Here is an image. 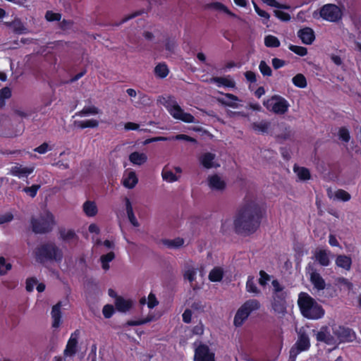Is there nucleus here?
<instances>
[{
    "label": "nucleus",
    "mask_w": 361,
    "mask_h": 361,
    "mask_svg": "<svg viewBox=\"0 0 361 361\" xmlns=\"http://www.w3.org/2000/svg\"><path fill=\"white\" fill-rule=\"evenodd\" d=\"M82 211L87 216L94 217L98 213L97 205L94 201L87 200L82 204Z\"/></svg>",
    "instance_id": "obj_26"
},
{
    "label": "nucleus",
    "mask_w": 361,
    "mask_h": 361,
    "mask_svg": "<svg viewBox=\"0 0 361 361\" xmlns=\"http://www.w3.org/2000/svg\"><path fill=\"white\" fill-rule=\"evenodd\" d=\"M10 263L6 262L4 257H0V275H5L11 269Z\"/></svg>",
    "instance_id": "obj_52"
},
{
    "label": "nucleus",
    "mask_w": 361,
    "mask_h": 361,
    "mask_svg": "<svg viewBox=\"0 0 361 361\" xmlns=\"http://www.w3.org/2000/svg\"><path fill=\"white\" fill-rule=\"evenodd\" d=\"M331 331L335 335L336 346L341 343L350 342L355 338V333L350 329L343 326L332 324L331 325Z\"/></svg>",
    "instance_id": "obj_9"
},
{
    "label": "nucleus",
    "mask_w": 361,
    "mask_h": 361,
    "mask_svg": "<svg viewBox=\"0 0 361 361\" xmlns=\"http://www.w3.org/2000/svg\"><path fill=\"white\" fill-rule=\"evenodd\" d=\"M294 172L301 180H306L310 178V173L307 169L300 166L294 167Z\"/></svg>",
    "instance_id": "obj_40"
},
{
    "label": "nucleus",
    "mask_w": 361,
    "mask_h": 361,
    "mask_svg": "<svg viewBox=\"0 0 361 361\" xmlns=\"http://www.w3.org/2000/svg\"><path fill=\"white\" fill-rule=\"evenodd\" d=\"M200 164L205 169L216 168L219 166L216 159V154L212 152H203L199 157Z\"/></svg>",
    "instance_id": "obj_16"
},
{
    "label": "nucleus",
    "mask_w": 361,
    "mask_h": 361,
    "mask_svg": "<svg viewBox=\"0 0 361 361\" xmlns=\"http://www.w3.org/2000/svg\"><path fill=\"white\" fill-rule=\"evenodd\" d=\"M74 126L81 129L87 128H97L99 126V121L95 119H88L83 121H75Z\"/></svg>",
    "instance_id": "obj_35"
},
{
    "label": "nucleus",
    "mask_w": 361,
    "mask_h": 361,
    "mask_svg": "<svg viewBox=\"0 0 361 361\" xmlns=\"http://www.w3.org/2000/svg\"><path fill=\"white\" fill-rule=\"evenodd\" d=\"M298 305L302 316L309 319H321L325 314L322 305L307 293L302 292L299 294Z\"/></svg>",
    "instance_id": "obj_2"
},
{
    "label": "nucleus",
    "mask_w": 361,
    "mask_h": 361,
    "mask_svg": "<svg viewBox=\"0 0 361 361\" xmlns=\"http://www.w3.org/2000/svg\"><path fill=\"white\" fill-rule=\"evenodd\" d=\"M310 281L313 284L314 287L318 290H324L325 288V281L316 271H313L310 274Z\"/></svg>",
    "instance_id": "obj_32"
},
{
    "label": "nucleus",
    "mask_w": 361,
    "mask_h": 361,
    "mask_svg": "<svg viewBox=\"0 0 361 361\" xmlns=\"http://www.w3.org/2000/svg\"><path fill=\"white\" fill-rule=\"evenodd\" d=\"M78 337V331H75L71 334L63 352L64 355L73 356L75 353Z\"/></svg>",
    "instance_id": "obj_18"
},
{
    "label": "nucleus",
    "mask_w": 361,
    "mask_h": 361,
    "mask_svg": "<svg viewBox=\"0 0 361 361\" xmlns=\"http://www.w3.org/2000/svg\"><path fill=\"white\" fill-rule=\"evenodd\" d=\"M37 281L35 278L28 279L26 281V290L31 292L34 290L35 286H37Z\"/></svg>",
    "instance_id": "obj_62"
},
{
    "label": "nucleus",
    "mask_w": 361,
    "mask_h": 361,
    "mask_svg": "<svg viewBox=\"0 0 361 361\" xmlns=\"http://www.w3.org/2000/svg\"><path fill=\"white\" fill-rule=\"evenodd\" d=\"M270 280V276L268 275L265 271H260L259 272V283L264 286L267 285L268 281Z\"/></svg>",
    "instance_id": "obj_60"
},
{
    "label": "nucleus",
    "mask_w": 361,
    "mask_h": 361,
    "mask_svg": "<svg viewBox=\"0 0 361 361\" xmlns=\"http://www.w3.org/2000/svg\"><path fill=\"white\" fill-rule=\"evenodd\" d=\"M339 138L343 142H348L350 140V136L349 131L345 128H341L338 131Z\"/></svg>",
    "instance_id": "obj_56"
},
{
    "label": "nucleus",
    "mask_w": 361,
    "mask_h": 361,
    "mask_svg": "<svg viewBox=\"0 0 361 361\" xmlns=\"http://www.w3.org/2000/svg\"><path fill=\"white\" fill-rule=\"evenodd\" d=\"M207 183L209 187L214 190H223L226 187L225 181L218 175L209 176Z\"/></svg>",
    "instance_id": "obj_23"
},
{
    "label": "nucleus",
    "mask_w": 361,
    "mask_h": 361,
    "mask_svg": "<svg viewBox=\"0 0 361 361\" xmlns=\"http://www.w3.org/2000/svg\"><path fill=\"white\" fill-rule=\"evenodd\" d=\"M264 4L269 6L274 7L279 9H290V6L288 4L279 3L276 0H261Z\"/></svg>",
    "instance_id": "obj_45"
},
{
    "label": "nucleus",
    "mask_w": 361,
    "mask_h": 361,
    "mask_svg": "<svg viewBox=\"0 0 361 361\" xmlns=\"http://www.w3.org/2000/svg\"><path fill=\"white\" fill-rule=\"evenodd\" d=\"M332 254L328 249L317 248L314 252V258L321 266L327 267L330 264Z\"/></svg>",
    "instance_id": "obj_14"
},
{
    "label": "nucleus",
    "mask_w": 361,
    "mask_h": 361,
    "mask_svg": "<svg viewBox=\"0 0 361 361\" xmlns=\"http://www.w3.org/2000/svg\"><path fill=\"white\" fill-rule=\"evenodd\" d=\"M310 347V340L308 335L305 331L300 330L298 340L293 348H297V350L301 353L308 350Z\"/></svg>",
    "instance_id": "obj_17"
},
{
    "label": "nucleus",
    "mask_w": 361,
    "mask_h": 361,
    "mask_svg": "<svg viewBox=\"0 0 361 361\" xmlns=\"http://www.w3.org/2000/svg\"><path fill=\"white\" fill-rule=\"evenodd\" d=\"M92 240L94 241L96 249L100 252L114 251L115 243L112 240H105L102 241L99 239H94V238H92Z\"/></svg>",
    "instance_id": "obj_19"
},
{
    "label": "nucleus",
    "mask_w": 361,
    "mask_h": 361,
    "mask_svg": "<svg viewBox=\"0 0 361 361\" xmlns=\"http://www.w3.org/2000/svg\"><path fill=\"white\" fill-rule=\"evenodd\" d=\"M298 36L305 44H311L315 39L314 32L310 27L300 29L298 32Z\"/></svg>",
    "instance_id": "obj_24"
},
{
    "label": "nucleus",
    "mask_w": 361,
    "mask_h": 361,
    "mask_svg": "<svg viewBox=\"0 0 361 361\" xmlns=\"http://www.w3.org/2000/svg\"><path fill=\"white\" fill-rule=\"evenodd\" d=\"M224 274V269L221 267H214L209 274V279L212 282L221 281Z\"/></svg>",
    "instance_id": "obj_33"
},
{
    "label": "nucleus",
    "mask_w": 361,
    "mask_h": 361,
    "mask_svg": "<svg viewBox=\"0 0 361 361\" xmlns=\"http://www.w3.org/2000/svg\"><path fill=\"white\" fill-rule=\"evenodd\" d=\"M210 7L214 8V9H215V10H217V11H221L223 13H226L227 15H228V16H230L231 17H235L236 16L224 4H223L220 3V2L212 3L210 4Z\"/></svg>",
    "instance_id": "obj_42"
},
{
    "label": "nucleus",
    "mask_w": 361,
    "mask_h": 361,
    "mask_svg": "<svg viewBox=\"0 0 361 361\" xmlns=\"http://www.w3.org/2000/svg\"><path fill=\"white\" fill-rule=\"evenodd\" d=\"M159 102L164 105L173 118L185 123H195V118L190 114L185 112L172 97H161Z\"/></svg>",
    "instance_id": "obj_3"
},
{
    "label": "nucleus",
    "mask_w": 361,
    "mask_h": 361,
    "mask_svg": "<svg viewBox=\"0 0 361 361\" xmlns=\"http://www.w3.org/2000/svg\"><path fill=\"white\" fill-rule=\"evenodd\" d=\"M54 223L53 214L50 212L44 210L38 218L32 219V229L35 233H39L48 232L51 230Z\"/></svg>",
    "instance_id": "obj_7"
},
{
    "label": "nucleus",
    "mask_w": 361,
    "mask_h": 361,
    "mask_svg": "<svg viewBox=\"0 0 361 361\" xmlns=\"http://www.w3.org/2000/svg\"><path fill=\"white\" fill-rule=\"evenodd\" d=\"M252 128L259 133H266L269 128V123L267 121H260L252 124Z\"/></svg>",
    "instance_id": "obj_47"
},
{
    "label": "nucleus",
    "mask_w": 361,
    "mask_h": 361,
    "mask_svg": "<svg viewBox=\"0 0 361 361\" xmlns=\"http://www.w3.org/2000/svg\"><path fill=\"white\" fill-rule=\"evenodd\" d=\"M102 313L105 318H110L114 313V308L111 305H106L103 307Z\"/></svg>",
    "instance_id": "obj_59"
},
{
    "label": "nucleus",
    "mask_w": 361,
    "mask_h": 361,
    "mask_svg": "<svg viewBox=\"0 0 361 361\" xmlns=\"http://www.w3.org/2000/svg\"><path fill=\"white\" fill-rule=\"evenodd\" d=\"M159 317H160L159 314L151 313V314H149L144 319L135 320V321H130L128 322V324L130 326L142 325V324H147V323L152 322V321H155V320L158 319Z\"/></svg>",
    "instance_id": "obj_34"
},
{
    "label": "nucleus",
    "mask_w": 361,
    "mask_h": 361,
    "mask_svg": "<svg viewBox=\"0 0 361 361\" xmlns=\"http://www.w3.org/2000/svg\"><path fill=\"white\" fill-rule=\"evenodd\" d=\"M115 306L118 312H126L133 306V301L123 297H117L115 300Z\"/></svg>",
    "instance_id": "obj_25"
},
{
    "label": "nucleus",
    "mask_w": 361,
    "mask_h": 361,
    "mask_svg": "<svg viewBox=\"0 0 361 361\" xmlns=\"http://www.w3.org/2000/svg\"><path fill=\"white\" fill-rule=\"evenodd\" d=\"M264 44L267 47H279L281 43L276 37L269 35L264 37Z\"/></svg>",
    "instance_id": "obj_44"
},
{
    "label": "nucleus",
    "mask_w": 361,
    "mask_h": 361,
    "mask_svg": "<svg viewBox=\"0 0 361 361\" xmlns=\"http://www.w3.org/2000/svg\"><path fill=\"white\" fill-rule=\"evenodd\" d=\"M162 243L169 248L176 249L183 245L184 240L182 238L178 237L174 239H164L162 240Z\"/></svg>",
    "instance_id": "obj_36"
},
{
    "label": "nucleus",
    "mask_w": 361,
    "mask_h": 361,
    "mask_svg": "<svg viewBox=\"0 0 361 361\" xmlns=\"http://www.w3.org/2000/svg\"><path fill=\"white\" fill-rule=\"evenodd\" d=\"M116 257L114 251H109L104 253L100 256L99 262L103 270L107 271L109 269V263L112 262Z\"/></svg>",
    "instance_id": "obj_29"
},
{
    "label": "nucleus",
    "mask_w": 361,
    "mask_h": 361,
    "mask_svg": "<svg viewBox=\"0 0 361 361\" xmlns=\"http://www.w3.org/2000/svg\"><path fill=\"white\" fill-rule=\"evenodd\" d=\"M35 255L36 259L39 262H43L45 259L61 261L62 259L61 250L54 244L41 245L35 250Z\"/></svg>",
    "instance_id": "obj_6"
},
{
    "label": "nucleus",
    "mask_w": 361,
    "mask_h": 361,
    "mask_svg": "<svg viewBox=\"0 0 361 361\" xmlns=\"http://www.w3.org/2000/svg\"><path fill=\"white\" fill-rule=\"evenodd\" d=\"M101 112H102L101 110L98 107H97L94 105L85 106L83 107V109L81 111L76 112L75 114V115L73 116V117H75V116L85 117V116H94V115L99 114Z\"/></svg>",
    "instance_id": "obj_28"
},
{
    "label": "nucleus",
    "mask_w": 361,
    "mask_h": 361,
    "mask_svg": "<svg viewBox=\"0 0 361 361\" xmlns=\"http://www.w3.org/2000/svg\"><path fill=\"white\" fill-rule=\"evenodd\" d=\"M197 270L192 266H188L185 270L184 277L185 279L188 280L190 282H192L195 281L196 278Z\"/></svg>",
    "instance_id": "obj_46"
},
{
    "label": "nucleus",
    "mask_w": 361,
    "mask_h": 361,
    "mask_svg": "<svg viewBox=\"0 0 361 361\" xmlns=\"http://www.w3.org/2000/svg\"><path fill=\"white\" fill-rule=\"evenodd\" d=\"M128 159L133 165L142 166L147 161L148 157L146 153L135 151L129 154Z\"/></svg>",
    "instance_id": "obj_22"
},
{
    "label": "nucleus",
    "mask_w": 361,
    "mask_h": 361,
    "mask_svg": "<svg viewBox=\"0 0 361 361\" xmlns=\"http://www.w3.org/2000/svg\"><path fill=\"white\" fill-rule=\"evenodd\" d=\"M61 306L62 304L59 302L52 307L51 312L52 319L51 326L54 329H59L61 324Z\"/></svg>",
    "instance_id": "obj_21"
},
{
    "label": "nucleus",
    "mask_w": 361,
    "mask_h": 361,
    "mask_svg": "<svg viewBox=\"0 0 361 361\" xmlns=\"http://www.w3.org/2000/svg\"><path fill=\"white\" fill-rule=\"evenodd\" d=\"M140 302L142 305L147 303V307L150 309L154 308L159 303L154 294L152 293L149 294L147 299H146L145 298H142Z\"/></svg>",
    "instance_id": "obj_41"
},
{
    "label": "nucleus",
    "mask_w": 361,
    "mask_h": 361,
    "mask_svg": "<svg viewBox=\"0 0 361 361\" xmlns=\"http://www.w3.org/2000/svg\"><path fill=\"white\" fill-rule=\"evenodd\" d=\"M195 361H215L214 353L204 344L200 343L195 348Z\"/></svg>",
    "instance_id": "obj_12"
},
{
    "label": "nucleus",
    "mask_w": 361,
    "mask_h": 361,
    "mask_svg": "<svg viewBox=\"0 0 361 361\" xmlns=\"http://www.w3.org/2000/svg\"><path fill=\"white\" fill-rule=\"evenodd\" d=\"M171 140H185L191 142H196V140L184 134H179L176 136L169 137Z\"/></svg>",
    "instance_id": "obj_58"
},
{
    "label": "nucleus",
    "mask_w": 361,
    "mask_h": 361,
    "mask_svg": "<svg viewBox=\"0 0 361 361\" xmlns=\"http://www.w3.org/2000/svg\"><path fill=\"white\" fill-rule=\"evenodd\" d=\"M264 106L270 111L276 114H286L290 106L289 102L279 95H274L264 101Z\"/></svg>",
    "instance_id": "obj_8"
},
{
    "label": "nucleus",
    "mask_w": 361,
    "mask_h": 361,
    "mask_svg": "<svg viewBox=\"0 0 361 361\" xmlns=\"http://www.w3.org/2000/svg\"><path fill=\"white\" fill-rule=\"evenodd\" d=\"M338 283L341 288L350 290L352 288V283L346 279L341 278L338 280Z\"/></svg>",
    "instance_id": "obj_64"
},
{
    "label": "nucleus",
    "mask_w": 361,
    "mask_h": 361,
    "mask_svg": "<svg viewBox=\"0 0 361 361\" xmlns=\"http://www.w3.org/2000/svg\"><path fill=\"white\" fill-rule=\"evenodd\" d=\"M252 4L256 13L262 18H264L263 23H267L270 18V15L265 11L262 10L255 1H252Z\"/></svg>",
    "instance_id": "obj_50"
},
{
    "label": "nucleus",
    "mask_w": 361,
    "mask_h": 361,
    "mask_svg": "<svg viewBox=\"0 0 361 361\" xmlns=\"http://www.w3.org/2000/svg\"><path fill=\"white\" fill-rule=\"evenodd\" d=\"M39 188V185H33L30 187H27L23 189V191L30 195L32 197H34L36 196L37 192Z\"/></svg>",
    "instance_id": "obj_57"
},
{
    "label": "nucleus",
    "mask_w": 361,
    "mask_h": 361,
    "mask_svg": "<svg viewBox=\"0 0 361 361\" xmlns=\"http://www.w3.org/2000/svg\"><path fill=\"white\" fill-rule=\"evenodd\" d=\"M286 294L277 293L273 294V298L271 303L272 311L278 315L283 316L286 312Z\"/></svg>",
    "instance_id": "obj_10"
},
{
    "label": "nucleus",
    "mask_w": 361,
    "mask_h": 361,
    "mask_svg": "<svg viewBox=\"0 0 361 361\" xmlns=\"http://www.w3.org/2000/svg\"><path fill=\"white\" fill-rule=\"evenodd\" d=\"M212 82H214L218 87H226L233 88L235 87V82L230 76L215 77L210 80Z\"/></svg>",
    "instance_id": "obj_27"
},
{
    "label": "nucleus",
    "mask_w": 361,
    "mask_h": 361,
    "mask_svg": "<svg viewBox=\"0 0 361 361\" xmlns=\"http://www.w3.org/2000/svg\"><path fill=\"white\" fill-rule=\"evenodd\" d=\"M45 18L48 21L59 20L61 19V15L58 13L47 11Z\"/></svg>",
    "instance_id": "obj_61"
},
{
    "label": "nucleus",
    "mask_w": 361,
    "mask_h": 361,
    "mask_svg": "<svg viewBox=\"0 0 361 361\" xmlns=\"http://www.w3.org/2000/svg\"><path fill=\"white\" fill-rule=\"evenodd\" d=\"M274 16L281 21L288 22L290 20V16L284 11L279 10V8L274 11Z\"/></svg>",
    "instance_id": "obj_53"
},
{
    "label": "nucleus",
    "mask_w": 361,
    "mask_h": 361,
    "mask_svg": "<svg viewBox=\"0 0 361 361\" xmlns=\"http://www.w3.org/2000/svg\"><path fill=\"white\" fill-rule=\"evenodd\" d=\"M335 262L336 266L346 271H349L351 268L352 259L348 256L339 255L336 257Z\"/></svg>",
    "instance_id": "obj_31"
},
{
    "label": "nucleus",
    "mask_w": 361,
    "mask_h": 361,
    "mask_svg": "<svg viewBox=\"0 0 361 361\" xmlns=\"http://www.w3.org/2000/svg\"><path fill=\"white\" fill-rule=\"evenodd\" d=\"M138 183V178L135 171L131 169H126L123 175L122 184L128 189L134 188Z\"/></svg>",
    "instance_id": "obj_15"
},
{
    "label": "nucleus",
    "mask_w": 361,
    "mask_h": 361,
    "mask_svg": "<svg viewBox=\"0 0 361 361\" xmlns=\"http://www.w3.org/2000/svg\"><path fill=\"white\" fill-rule=\"evenodd\" d=\"M327 195L333 200H340L343 202H348L351 198V195L347 191L342 189H338L335 191L331 189H328Z\"/></svg>",
    "instance_id": "obj_20"
},
{
    "label": "nucleus",
    "mask_w": 361,
    "mask_h": 361,
    "mask_svg": "<svg viewBox=\"0 0 361 361\" xmlns=\"http://www.w3.org/2000/svg\"><path fill=\"white\" fill-rule=\"evenodd\" d=\"M34 166H23V165L15 163L8 170V174L16 176L19 178L27 177L34 171Z\"/></svg>",
    "instance_id": "obj_13"
},
{
    "label": "nucleus",
    "mask_w": 361,
    "mask_h": 361,
    "mask_svg": "<svg viewBox=\"0 0 361 361\" xmlns=\"http://www.w3.org/2000/svg\"><path fill=\"white\" fill-rule=\"evenodd\" d=\"M293 85L299 88H305L307 85L306 78L302 73H298L292 78Z\"/></svg>",
    "instance_id": "obj_39"
},
{
    "label": "nucleus",
    "mask_w": 361,
    "mask_h": 361,
    "mask_svg": "<svg viewBox=\"0 0 361 361\" xmlns=\"http://www.w3.org/2000/svg\"><path fill=\"white\" fill-rule=\"evenodd\" d=\"M273 290H274V294L277 293H286L283 291V286L279 283V282L277 280H274L271 282Z\"/></svg>",
    "instance_id": "obj_63"
},
{
    "label": "nucleus",
    "mask_w": 361,
    "mask_h": 361,
    "mask_svg": "<svg viewBox=\"0 0 361 361\" xmlns=\"http://www.w3.org/2000/svg\"><path fill=\"white\" fill-rule=\"evenodd\" d=\"M61 238L66 241L75 240L76 235L72 230H61L60 232Z\"/></svg>",
    "instance_id": "obj_48"
},
{
    "label": "nucleus",
    "mask_w": 361,
    "mask_h": 361,
    "mask_svg": "<svg viewBox=\"0 0 361 361\" xmlns=\"http://www.w3.org/2000/svg\"><path fill=\"white\" fill-rule=\"evenodd\" d=\"M162 179L167 183H173L179 179V176H176L173 171L164 167L161 171Z\"/></svg>",
    "instance_id": "obj_37"
},
{
    "label": "nucleus",
    "mask_w": 361,
    "mask_h": 361,
    "mask_svg": "<svg viewBox=\"0 0 361 361\" xmlns=\"http://www.w3.org/2000/svg\"><path fill=\"white\" fill-rule=\"evenodd\" d=\"M312 16L314 18H321L328 22L337 23L342 19L343 11L334 4H326L319 11H314Z\"/></svg>",
    "instance_id": "obj_4"
},
{
    "label": "nucleus",
    "mask_w": 361,
    "mask_h": 361,
    "mask_svg": "<svg viewBox=\"0 0 361 361\" xmlns=\"http://www.w3.org/2000/svg\"><path fill=\"white\" fill-rule=\"evenodd\" d=\"M288 48L290 51L300 56H304L307 53V49L303 47L290 44Z\"/></svg>",
    "instance_id": "obj_54"
},
{
    "label": "nucleus",
    "mask_w": 361,
    "mask_h": 361,
    "mask_svg": "<svg viewBox=\"0 0 361 361\" xmlns=\"http://www.w3.org/2000/svg\"><path fill=\"white\" fill-rule=\"evenodd\" d=\"M52 149H53L52 146L49 145L47 142H44L39 147L35 148L34 151L43 154H45L46 152H47L48 151L51 150Z\"/></svg>",
    "instance_id": "obj_55"
},
{
    "label": "nucleus",
    "mask_w": 361,
    "mask_h": 361,
    "mask_svg": "<svg viewBox=\"0 0 361 361\" xmlns=\"http://www.w3.org/2000/svg\"><path fill=\"white\" fill-rule=\"evenodd\" d=\"M219 101L224 105L232 107L238 108V103L241 102L236 96L231 94H226L219 99Z\"/></svg>",
    "instance_id": "obj_30"
},
{
    "label": "nucleus",
    "mask_w": 361,
    "mask_h": 361,
    "mask_svg": "<svg viewBox=\"0 0 361 361\" xmlns=\"http://www.w3.org/2000/svg\"><path fill=\"white\" fill-rule=\"evenodd\" d=\"M259 69L264 76H271L272 75L270 66L264 61L259 63Z\"/></svg>",
    "instance_id": "obj_51"
},
{
    "label": "nucleus",
    "mask_w": 361,
    "mask_h": 361,
    "mask_svg": "<svg viewBox=\"0 0 361 361\" xmlns=\"http://www.w3.org/2000/svg\"><path fill=\"white\" fill-rule=\"evenodd\" d=\"M246 290L249 293L254 294H259L260 293L259 290L255 285V279L253 276H248L247 281L246 282Z\"/></svg>",
    "instance_id": "obj_43"
},
{
    "label": "nucleus",
    "mask_w": 361,
    "mask_h": 361,
    "mask_svg": "<svg viewBox=\"0 0 361 361\" xmlns=\"http://www.w3.org/2000/svg\"><path fill=\"white\" fill-rule=\"evenodd\" d=\"M315 336L317 341L323 342L328 345H331L334 349L337 347L335 335L333 333L331 334L329 326H322L320 329L316 332Z\"/></svg>",
    "instance_id": "obj_11"
},
{
    "label": "nucleus",
    "mask_w": 361,
    "mask_h": 361,
    "mask_svg": "<svg viewBox=\"0 0 361 361\" xmlns=\"http://www.w3.org/2000/svg\"><path fill=\"white\" fill-rule=\"evenodd\" d=\"M169 73L168 66L164 63H159L154 68V74L160 78H166Z\"/></svg>",
    "instance_id": "obj_38"
},
{
    "label": "nucleus",
    "mask_w": 361,
    "mask_h": 361,
    "mask_svg": "<svg viewBox=\"0 0 361 361\" xmlns=\"http://www.w3.org/2000/svg\"><path fill=\"white\" fill-rule=\"evenodd\" d=\"M11 91L8 87H4L0 90V106L5 104V100L10 98Z\"/></svg>",
    "instance_id": "obj_49"
},
{
    "label": "nucleus",
    "mask_w": 361,
    "mask_h": 361,
    "mask_svg": "<svg viewBox=\"0 0 361 361\" xmlns=\"http://www.w3.org/2000/svg\"><path fill=\"white\" fill-rule=\"evenodd\" d=\"M260 308V303L256 299H250L245 301L237 310L234 319L233 324L236 327L241 326L247 320L248 317L253 312Z\"/></svg>",
    "instance_id": "obj_5"
},
{
    "label": "nucleus",
    "mask_w": 361,
    "mask_h": 361,
    "mask_svg": "<svg viewBox=\"0 0 361 361\" xmlns=\"http://www.w3.org/2000/svg\"><path fill=\"white\" fill-rule=\"evenodd\" d=\"M260 217L259 205L255 201L247 202L236 214L233 220L234 228L238 233H253L259 227Z\"/></svg>",
    "instance_id": "obj_1"
}]
</instances>
